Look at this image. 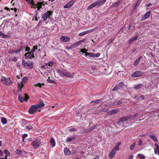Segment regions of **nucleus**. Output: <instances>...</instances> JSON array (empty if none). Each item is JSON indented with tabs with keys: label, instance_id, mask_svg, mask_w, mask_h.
Masks as SVG:
<instances>
[{
	"label": "nucleus",
	"instance_id": "nucleus-1",
	"mask_svg": "<svg viewBox=\"0 0 159 159\" xmlns=\"http://www.w3.org/2000/svg\"><path fill=\"white\" fill-rule=\"evenodd\" d=\"M44 103L40 101L39 103L36 105L32 106L29 110V112L30 114H33L37 111H40L41 109L44 106Z\"/></svg>",
	"mask_w": 159,
	"mask_h": 159
},
{
	"label": "nucleus",
	"instance_id": "nucleus-2",
	"mask_svg": "<svg viewBox=\"0 0 159 159\" xmlns=\"http://www.w3.org/2000/svg\"><path fill=\"white\" fill-rule=\"evenodd\" d=\"M28 4H32L31 8L37 9V10H39L42 7L43 3L41 2H38L37 3L35 4L34 0H26Z\"/></svg>",
	"mask_w": 159,
	"mask_h": 159
},
{
	"label": "nucleus",
	"instance_id": "nucleus-3",
	"mask_svg": "<svg viewBox=\"0 0 159 159\" xmlns=\"http://www.w3.org/2000/svg\"><path fill=\"white\" fill-rule=\"evenodd\" d=\"M35 124L31 121H26L25 123V126L24 129L26 131H29L33 128L35 126Z\"/></svg>",
	"mask_w": 159,
	"mask_h": 159
},
{
	"label": "nucleus",
	"instance_id": "nucleus-4",
	"mask_svg": "<svg viewBox=\"0 0 159 159\" xmlns=\"http://www.w3.org/2000/svg\"><path fill=\"white\" fill-rule=\"evenodd\" d=\"M1 81L4 84L7 86L11 85L12 84V82L10 78H7L2 77L1 79Z\"/></svg>",
	"mask_w": 159,
	"mask_h": 159
},
{
	"label": "nucleus",
	"instance_id": "nucleus-5",
	"mask_svg": "<svg viewBox=\"0 0 159 159\" xmlns=\"http://www.w3.org/2000/svg\"><path fill=\"white\" fill-rule=\"evenodd\" d=\"M28 77L26 76L24 77L22 79V81L20 83H18V91L21 90V88L23 86L24 84H25L28 81Z\"/></svg>",
	"mask_w": 159,
	"mask_h": 159
},
{
	"label": "nucleus",
	"instance_id": "nucleus-6",
	"mask_svg": "<svg viewBox=\"0 0 159 159\" xmlns=\"http://www.w3.org/2000/svg\"><path fill=\"white\" fill-rule=\"evenodd\" d=\"M41 144V140L39 139H36L33 141L31 145L34 148H37L39 147Z\"/></svg>",
	"mask_w": 159,
	"mask_h": 159
},
{
	"label": "nucleus",
	"instance_id": "nucleus-7",
	"mask_svg": "<svg viewBox=\"0 0 159 159\" xmlns=\"http://www.w3.org/2000/svg\"><path fill=\"white\" fill-rule=\"evenodd\" d=\"M22 64L23 66L26 69H31L33 67V62H26L25 61H23Z\"/></svg>",
	"mask_w": 159,
	"mask_h": 159
},
{
	"label": "nucleus",
	"instance_id": "nucleus-8",
	"mask_svg": "<svg viewBox=\"0 0 159 159\" xmlns=\"http://www.w3.org/2000/svg\"><path fill=\"white\" fill-rule=\"evenodd\" d=\"M28 98V97L25 94L23 96L19 95L18 97L19 100L21 102H23L24 101H26Z\"/></svg>",
	"mask_w": 159,
	"mask_h": 159
},
{
	"label": "nucleus",
	"instance_id": "nucleus-9",
	"mask_svg": "<svg viewBox=\"0 0 159 159\" xmlns=\"http://www.w3.org/2000/svg\"><path fill=\"white\" fill-rule=\"evenodd\" d=\"M50 17V11H48L46 13L43 14L42 16V17L44 20H46L48 17Z\"/></svg>",
	"mask_w": 159,
	"mask_h": 159
},
{
	"label": "nucleus",
	"instance_id": "nucleus-10",
	"mask_svg": "<svg viewBox=\"0 0 159 159\" xmlns=\"http://www.w3.org/2000/svg\"><path fill=\"white\" fill-rule=\"evenodd\" d=\"M25 56L26 59L31 58L34 57V55L31 54L30 52L26 53L25 54Z\"/></svg>",
	"mask_w": 159,
	"mask_h": 159
},
{
	"label": "nucleus",
	"instance_id": "nucleus-11",
	"mask_svg": "<svg viewBox=\"0 0 159 159\" xmlns=\"http://www.w3.org/2000/svg\"><path fill=\"white\" fill-rule=\"evenodd\" d=\"M1 121L3 125H5L7 124V119L4 117H2L1 118Z\"/></svg>",
	"mask_w": 159,
	"mask_h": 159
},
{
	"label": "nucleus",
	"instance_id": "nucleus-12",
	"mask_svg": "<svg viewBox=\"0 0 159 159\" xmlns=\"http://www.w3.org/2000/svg\"><path fill=\"white\" fill-rule=\"evenodd\" d=\"M48 66H50V61L48 62V63H45V65L42 66L41 67L42 68L46 69L48 68Z\"/></svg>",
	"mask_w": 159,
	"mask_h": 159
},
{
	"label": "nucleus",
	"instance_id": "nucleus-13",
	"mask_svg": "<svg viewBox=\"0 0 159 159\" xmlns=\"http://www.w3.org/2000/svg\"><path fill=\"white\" fill-rule=\"evenodd\" d=\"M21 51L20 49H18L16 50H13L11 52H9V53L13 54L14 53H17L20 52Z\"/></svg>",
	"mask_w": 159,
	"mask_h": 159
},
{
	"label": "nucleus",
	"instance_id": "nucleus-14",
	"mask_svg": "<svg viewBox=\"0 0 159 159\" xmlns=\"http://www.w3.org/2000/svg\"><path fill=\"white\" fill-rule=\"evenodd\" d=\"M0 36L4 38H8L9 36L8 35H7L4 34L1 31H0Z\"/></svg>",
	"mask_w": 159,
	"mask_h": 159
},
{
	"label": "nucleus",
	"instance_id": "nucleus-15",
	"mask_svg": "<svg viewBox=\"0 0 159 159\" xmlns=\"http://www.w3.org/2000/svg\"><path fill=\"white\" fill-rule=\"evenodd\" d=\"M16 152L18 155H21L22 153V152L19 149H16Z\"/></svg>",
	"mask_w": 159,
	"mask_h": 159
},
{
	"label": "nucleus",
	"instance_id": "nucleus-16",
	"mask_svg": "<svg viewBox=\"0 0 159 159\" xmlns=\"http://www.w3.org/2000/svg\"><path fill=\"white\" fill-rule=\"evenodd\" d=\"M10 60L16 62L17 60V58L15 57H11Z\"/></svg>",
	"mask_w": 159,
	"mask_h": 159
},
{
	"label": "nucleus",
	"instance_id": "nucleus-17",
	"mask_svg": "<svg viewBox=\"0 0 159 159\" xmlns=\"http://www.w3.org/2000/svg\"><path fill=\"white\" fill-rule=\"evenodd\" d=\"M44 85V84H41L40 83H38L37 84H35L34 86H39V88H41L42 87V85Z\"/></svg>",
	"mask_w": 159,
	"mask_h": 159
},
{
	"label": "nucleus",
	"instance_id": "nucleus-18",
	"mask_svg": "<svg viewBox=\"0 0 159 159\" xmlns=\"http://www.w3.org/2000/svg\"><path fill=\"white\" fill-rule=\"evenodd\" d=\"M4 152L6 154V155L5 156L6 157V156H7L9 154V152L8 151L7 149L4 150Z\"/></svg>",
	"mask_w": 159,
	"mask_h": 159
},
{
	"label": "nucleus",
	"instance_id": "nucleus-19",
	"mask_svg": "<svg viewBox=\"0 0 159 159\" xmlns=\"http://www.w3.org/2000/svg\"><path fill=\"white\" fill-rule=\"evenodd\" d=\"M27 136H28L27 134H23L22 135V139H23V142L24 141V140L25 138L26 137H27Z\"/></svg>",
	"mask_w": 159,
	"mask_h": 159
},
{
	"label": "nucleus",
	"instance_id": "nucleus-20",
	"mask_svg": "<svg viewBox=\"0 0 159 159\" xmlns=\"http://www.w3.org/2000/svg\"><path fill=\"white\" fill-rule=\"evenodd\" d=\"M35 51V50L34 49L32 48L30 52L31 54L34 55V52Z\"/></svg>",
	"mask_w": 159,
	"mask_h": 159
},
{
	"label": "nucleus",
	"instance_id": "nucleus-21",
	"mask_svg": "<svg viewBox=\"0 0 159 159\" xmlns=\"http://www.w3.org/2000/svg\"><path fill=\"white\" fill-rule=\"evenodd\" d=\"M30 50V48L27 47H26V48H25V52H29Z\"/></svg>",
	"mask_w": 159,
	"mask_h": 159
},
{
	"label": "nucleus",
	"instance_id": "nucleus-22",
	"mask_svg": "<svg viewBox=\"0 0 159 159\" xmlns=\"http://www.w3.org/2000/svg\"><path fill=\"white\" fill-rule=\"evenodd\" d=\"M33 49H34L35 50H36V49H38V48H37V45L36 46H33Z\"/></svg>",
	"mask_w": 159,
	"mask_h": 159
},
{
	"label": "nucleus",
	"instance_id": "nucleus-23",
	"mask_svg": "<svg viewBox=\"0 0 159 159\" xmlns=\"http://www.w3.org/2000/svg\"><path fill=\"white\" fill-rule=\"evenodd\" d=\"M3 155V152L2 151L0 150V156H2Z\"/></svg>",
	"mask_w": 159,
	"mask_h": 159
},
{
	"label": "nucleus",
	"instance_id": "nucleus-24",
	"mask_svg": "<svg viewBox=\"0 0 159 159\" xmlns=\"http://www.w3.org/2000/svg\"><path fill=\"white\" fill-rule=\"evenodd\" d=\"M23 48H24V47H23L22 46H21L20 47V48L19 49H20L21 50Z\"/></svg>",
	"mask_w": 159,
	"mask_h": 159
},
{
	"label": "nucleus",
	"instance_id": "nucleus-25",
	"mask_svg": "<svg viewBox=\"0 0 159 159\" xmlns=\"http://www.w3.org/2000/svg\"><path fill=\"white\" fill-rule=\"evenodd\" d=\"M5 9H6L7 10H9V8H8V7H6L5 8Z\"/></svg>",
	"mask_w": 159,
	"mask_h": 159
},
{
	"label": "nucleus",
	"instance_id": "nucleus-26",
	"mask_svg": "<svg viewBox=\"0 0 159 159\" xmlns=\"http://www.w3.org/2000/svg\"><path fill=\"white\" fill-rule=\"evenodd\" d=\"M47 81L48 82H50V77H48V78L47 79Z\"/></svg>",
	"mask_w": 159,
	"mask_h": 159
},
{
	"label": "nucleus",
	"instance_id": "nucleus-27",
	"mask_svg": "<svg viewBox=\"0 0 159 159\" xmlns=\"http://www.w3.org/2000/svg\"><path fill=\"white\" fill-rule=\"evenodd\" d=\"M0 159H7V158L5 157L0 158Z\"/></svg>",
	"mask_w": 159,
	"mask_h": 159
},
{
	"label": "nucleus",
	"instance_id": "nucleus-28",
	"mask_svg": "<svg viewBox=\"0 0 159 159\" xmlns=\"http://www.w3.org/2000/svg\"><path fill=\"white\" fill-rule=\"evenodd\" d=\"M2 145V142L1 141H0V146H1Z\"/></svg>",
	"mask_w": 159,
	"mask_h": 159
},
{
	"label": "nucleus",
	"instance_id": "nucleus-29",
	"mask_svg": "<svg viewBox=\"0 0 159 159\" xmlns=\"http://www.w3.org/2000/svg\"><path fill=\"white\" fill-rule=\"evenodd\" d=\"M17 10V9L16 8H15V11L16 12V11Z\"/></svg>",
	"mask_w": 159,
	"mask_h": 159
},
{
	"label": "nucleus",
	"instance_id": "nucleus-30",
	"mask_svg": "<svg viewBox=\"0 0 159 159\" xmlns=\"http://www.w3.org/2000/svg\"><path fill=\"white\" fill-rule=\"evenodd\" d=\"M49 1H50V0H48Z\"/></svg>",
	"mask_w": 159,
	"mask_h": 159
}]
</instances>
